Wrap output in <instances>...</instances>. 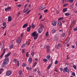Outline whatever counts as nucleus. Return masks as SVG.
Returning a JSON list of instances; mask_svg holds the SVG:
<instances>
[{
	"label": "nucleus",
	"instance_id": "obj_1",
	"mask_svg": "<svg viewBox=\"0 0 77 77\" xmlns=\"http://www.w3.org/2000/svg\"><path fill=\"white\" fill-rule=\"evenodd\" d=\"M9 58H5L4 59L3 63H4L5 64H8L9 62Z\"/></svg>",
	"mask_w": 77,
	"mask_h": 77
},
{
	"label": "nucleus",
	"instance_id": "obj_2",
	"mask_svg": "<svg viewBox=\"0 0 77 77\" xmlns=\"http://www.w3.org/2000/svg\"><path fill=\"white\" fill-rule=\"evenodd\" d=\"M21 38H20V37H18V38H17V42L19 44H20V43H21Z\"/></svg>",
	"mask_w": 77,
	"mask_h": 77
},
{
	"label": "nucleus",
	"instance_id": "obj_3",
	"mask_svg": "<svg viewBox=\"0 0 77 77\" xmlns=\"http://www.w3.org/2000/svg\"><path fill=\"white\" fill-rule=\"evenodd\" d=\"M46 48L47 50V52L48 53H49L50 52V47L48 46H46Z\"/></svg>",
	"mask_w": 77,
	"mask_h": 77
},
{
	"label": "nucleus",
	"instance_id": "obj_4",
	"mask_svg": "<svg viewBox=\"0 0 77 77\" xmlns=\"http://www.w3.org/2000/svg\"><path fill=\"white\" fill-rule=\"evenodd\" d=\"M11 74H12V72H11V71H8L7 72L6 75L7 76H9Z\"/></svg>",
	"mask_w": 77,
	"mask_h": 77
},
{
	"label": "nucleus",
	"instance_id": "obj_5",
	"mask_svg": "<svg viewBox=\"0 0 77 77\" xmlns=\"http://www.w3.org/2000/svg\"><path fill=\"white\" fill-rule=\"evenodd\" d=\"M32 35L33 36H38V33H37L35 31L32 33Z\"/></svg>",
	"mask_w": 77,
	"mask_h": 77
},
{
	"label": "nucleus",
	"instance_id": "obj_6",
	"mask_svg": "<svg viewBox=\"0 0 77 77\" xmlns=\"http://www.w3.org/2000/svg\"><path fill=\"white\" fill-rule=\"evenodd\" d=\"M64 70L65 71V72H67L68 73H69V70L68 69V68H67V67H66L64 68Z\"/></svg>",
	"mask_w": 77,
	"mask_h": 77
},
{
	"label": "nucleus",
	"instance_id": "obj_7",
	"mask_svg": "<svg viewBox=\"0 0 77 77\" xmlns=\"http://www.w3.org/2000/svg\"><path fill=\"white\" fill-rule=\"evenodd\" d=\"M38 33H42V31H43V29L40 28H38Z\"/></svg>",
	"mask_w": 77,
	"mask_h": 77
},
{
	"label": "nucleus",
	"instance_id": "obj_8",
	"mask_svg": "<svg viewBox=\"0 0 77 77\" xmlns=\"http://www.w3.org/2000/svg\"><path fill=\"white\" fill-rule=\"evenodd\" d=\"M57 24V21L54 20L53 22H52V24L53 26H56Z\"/></svg>",
	"mask_w": 77,
	"mask_h": 77
},
{
	"label": "nucleus",
	"instance_id": "obj_9",
	"mask_svg": "<svg viewBox=\"0 0 77 77\" xmlns=\"http://www.w3.org/2000/svg\"><path fill=\"white\" fill-rule=\"evenodd\" d=\"M12 9V7H8L6 8L5 9V11H9V10H11Z\"/></svg>",
	"mask_w": 77,
	"mask_h": 77
},
{
	"label": "nucleus",
	"instance_id": "obj_10",
	"mask_svg": "<svg viewBox=\"0 0 77 77\" xmlns=\"http://www.w3.org/2000/svg\"><path fill=\"white\" fill-rule=\"evenodd\" d=\"M11 54V52H10L7 54V55H5V58H8V57H9V56H10V55Z\"/></svg>",
	"mask_w": 77,
	"mask_h": 77
},
{
	"label": "nucleus",
	"instance_id": "obj_11",
	"mask_svg": "<svg viewBox=\"0 0 77 77\" xmlns=\"http://www.w3.org/2000/svg\"><path fill=\"white\" fill-rule=\"evenodd\" d=\"M6 52V51H5V49H4L3 51V53H2V55L1 56V57H2L4 55L5 53V52Z\"/></svg>",
	"mask_w": 77,
	"mask_h": 77
},
{
	"label": "nucleus",
	"instance_id": "obj_12",
	"mask_svg": "<svg viewBox=\"0 0 77 77\" xmlns=\"http://www.w3.org/2000/svg\"><path fill=\"white\" fill-rule=\"evenodd\" d=\"M28 62L30 63H32V58H29L28 60Z\"/></svg>",
	"mask_w": 77,
	"mask_h": 77
},
{
	"label": "nucleus",
	"instance_id": "obj_13",
	"mask_svg": "<svg viewBox=\"0 0 77 77\" xmlns=\"http://www.w3.org/2000/svg\"><path fill=\"white\" fill-rule=\"evenodd\" d=\"M28 26V23H26L24 24L23 26V28H26Z\"/></svg>",
	"mask_w": 77,
	"mask_h": 77
},
{
	"label": "nucleus",
	"instance_id": "obj_14",
	"mask_svg": "<svg viewBox=\"0 0 77 77\" xmlns=\"http://www.w3.org/2000/svg\"><path fill=\"white\" fill-rule=\"evenodd\" d=\"M19 73L20 74V76L23 75V72L21 70H20L19 71Z\"/></svg>",
	"mask_w": 77,
	"mask_h": 77
},
{
	"label": "nucleus",
	"instance_id": "obj_15",
	"mask_svg": "<svg viewBox=\"0 0 77 77\" xmlns=\"http://www.w3.org/2000/svg\"><path fill=\"white\" fill-rule=\"evenodd\" d=\"M67 9H68V8H64L63 9V12H66V11H67Z\"/></svg>",
	"mask_w": 77,
	"mask_h": 77
},
{
	"label": "nucleus",
	"instance_id": "obj_16",
	"mask_svg": "<svg viewBox=\"0 0 77 77\" xmlns=\"http://www.w3.org/2000/svg\"><path fill=\"white\" fill-rule=\"evenodd\" d=\"M12 20V18L11 17L9 16L8 17V21H10Z\"/></svg>",
	"mask_w": 77,
	"mask_h": 77
},
{
	"label": "nucleus",
	"instance_id": "obj_17",
	"mask_svg": "<svg viewBox=\"0 0 77 77\" xmlns=\"http://www.w3.org/2000/svg\"><path fill=\"white\" fill-rule=\"evenodd\" d=\"M56 30H55L54 29H53L52 30V33H55V32H56Z\"/></svg>",
	"mask_w": 77,
	"mask_h": 77
},
{
	"label": "nucleus",
	"instance_id": "obj_18",
	"mask_svg": "<svg viewBox=\"0 0 77 77\" xmlns=\"http://www.w3.org/2000/svg\"><path fill=\"white\" fill-rule=\"evenodd\" d=\"M57 40H58V38L56 36H55V38L54 39V41H57Z\"/></svg>",
	"mask_w": 77,
	"mask_h": 77
},
{
	"label": "nucleus",
	"instance_id": "obj_19",
	"mask_svg": "<svg viewBox=\"0 0 77 77\" xmlns=\"http://www.w3.org/2000/svg\"><path fill=\"white\" fill-rule=\"evenodd\" d=\"M38 37V35H36V36H34V39L35 41V40H36V39Z\"/></svg>",
	"mask_w": 77,
	"mask_h": 77
},
{
	"label": "nucleus",
	"instance_id": "obj_20",
	"mask_svg": "<svg viewBox=\"0 0 77 77\" xmlns=\"http://www.w3.org/2000/svg\"><path fill=\"white\" fill-rule=\"evenodd\" d=\"M63 17H61V18H60L58 19V20L59 21H60V20H63Z\"/></svg>",
	"mask_w": 77,
	"mask_h": 77
},
{
	"label": "nucleus",
	"instance_id": "obj_21",
	"mask_svg": "<svg viewBox=\"0 0 77 77\" xmlns=\"http://www.w3.org/2000/svg\"><path fill=\"white\" fill-rule=\"evenodd\" d=\"M30 29L31 28L29 27L27 28V32H30Z\"/></svg>",
	"mask_w": 77,
	"mask_h": 77
},
{
	"label": "nucleus",
	"instance_id": "obj_22",
	"mask_svg": "<svg viewBox=\"0 0 77 77\" xmlns=\"http://www.w3.org/2000/svg\"><path fill=\"white\" fill-rule=\"evenodd\" d=\"M14 46V44H12V45H11L9 47L10 49H12V48H13V47Z\"/></svg>",
	"mask_w": 77,
	"mask_h": 77
},
{
	"label": "nucleus",
	"instance_id": "obj_23",
	"mask_svg": "<svg viewBox=\"0 0 77 77\" xmlns=\"http://www.w3.org/2000/svg\"><path fill=\"white\" fill-rule=\"evenodd\" d=\"M45 9V7H42L39 8V11H41V10H43V9Z\"/></svg>",
	"mask_w": 77,
	"mask_h": 77
},
{
	"label": "nucleus",
	"instance_id": "obj_24",
	"mask_svg": "<svg viewBox=\"0 0 77 77\" xmlns=\"http://www.w3.org/2000/svg\"><path fill=\"white\" fill-rule=\"evenodd\" d=\"M70 14L68 13H65V16H69Z\"/></svg>",
	"mask_w": 77,
	"mask_h": 77
},
{
	"label": "nucleus",
	"instance_id": "obj_25",
	"mask_svg": "<svg viewBox=\"0 0 77 77\" xmlns=\"http://www.w3.org/2000/svg\"><path fill=\"white\" fill-rule=\"evenodd\" d=\"M62 37H66V35H65V33H63L62 35H61Z\"/></svg>",
	"mask_w": 77,
	"mask_h": 77
},
{
	"label": "nucleus",
	"instance_id": "obj_26",
	"mask_svg": "<svg viewBox=\"0 0 77 77\" xmlns=\"http://www.w3.org/2000/svg\"><path fill=\"white\" fill-rule=\"evenodd\" d=\"M58 25L60 26H62V23H61V22H58Z\"/></svg>",
	"mask_w": 77,
	"mask_h": 77
},
{
	"label": "nucleus",
	"instance_id": "obj_27",
	"mask_svg": "<svg viewBox=\"0 0 77 77\" xmlns=\"http://www.w3.org/2000/svg\"><path fill=\"white\" fill-rule=\"evenodd\" d=\"M6 65V64H5L4 63H2V67H4L5 66V65Z\"/></svg>",
	"mask_w": 77,
	"mask_h": 77
},
{
	"label": "nucleus",
	"instance_id": "obj_28",
	"mask_svg": "<svg viewBox=\"0 0 77 77\" xmlns=\"http://www.w3.org/2000/svg\"><path fill=\"white\" fill-rule=\"evenodd\" d=\"M51 11L52 12H54V11H55V8H52Z\"/></svg>",
	"mask_w": 77,
	"mask_h": 77
},
{
	"label": "nucleus",
	"instance_id": "obj_29",
	"mask_svg": "<svg viewBox=\"0 0 77 77\" xmlns=\"http://www.w3.org/2000/svg\"><path fill=\"white\" fill-rule=\"evenodd\" d=\"M47 59H48V60H49V59H50V55L48 56L47 57Z\"/></svg>",
	"mask_w": 77,
	"mask_h": 77
},
{
	"label": "nucleus",
	"instance_id": "obj_30",
	"mask_svg": "<svg viewBox=\"0 0 77 77\" xmlns=\"http://www.w3.org/2000/svg\"><path fill=\"white\" fill-rule=\"evenodd\" d=\"M68 2H69L70 3H73V0H69L68 1Z\"/></svg>",
	"mask_w": 77,
	"mask_h": 77
},
{
	"label": "nucleus",
	"instance_id": "obj_31",
	"mask_svg": "<svg viewBox=\"0 0 77 77\" xmlns=\"http://www.w3.org/2000/svg\"><path fill=\"white\" fill-rule=\"evenodd\" d=\"M30 42L28 41V42H26V44L27 45H29V44H30Z\"/></svg>",
	"mask_w": 77,
	"mask_h": 77
},
{
	"label": "nucleus",
	"instance_id": "obj_32",
	"mask_svg": "<svg viewBox=\"0 0 77 77\" xmlns=\"http://www.w3.org/2000/svg\"><path fill=\"white\" fill-rule=\"evenodd\" d=\"M35 26V25L33 24V23H32L31 25L32 28H33V27H34Z\"/></svg>",
	"mask_w": 77,
	"mask_h": 77
},
{
	"label": "nucleus",
	"instance_id": "obj_33",
	"mask_svg": "<svg viewBox=\"0 0 77 77\" xmlns=\"http://www.w3.org/2000/svg\"><path fill=\"white\" fill-rule=\"evenodd\" d=\"M4 71V70H3V69H0V74H2V72H3Z\"/></svg>",
	"mask_w": 77,
	"mask_h": 77
},
{
	"label": "nucleus",
	"instance_id": "obj_34",
	"mask_svg": "<svg viewBox=\"0 0 77 77\" xmlns=\"http://www.w3.org/2000/svg\"><path fill=\"white\" fill-rule=\"evenodd\" d=\"M36 64H37V63H35L33 64V67H35V66L36 65Z\"/></svg>",
	"mask_w": 77,
	"mask_h": 77
},
{
	"label": "nucleus",
	"instance_id": "obj_35",
	"mask_svg": "<svg viewBox=\"0 0 77 77\" xmlns=\"http://www.w3.org/2000/svg\"><path fill=\"white\" fill-rule=\"evenodd\" d=\"M72 75H73V76H75V73H74V72H72Z\"/></svg>",
	"mask_w": 77,
	"mask_h": 77
},
{
	"label": "nucleus",
	"instance_id": "obj_36",
	"mask_svg": "<svg viewBox=\"0 0 77 77\" xmlns=\"http://www.w3.org/2000/svg\"><path fill=\"white\" fill-rule=\"evenodd\" d=\"M40 29H43L44 28V25H41L40 26Z\"/></svg>",
	"mask_w": 77,
	"mask_h": 77
},
{
	"label": "nucleus",
	"instance_id": "obj_37",
	"mask_svg": "<svg viewBox=\"0 0 77 77\" xmlns=\"http://www.w3.org/2000/svg\"><path fill=\"white\" fill-rule=\"evenodd\" d=\"M26 65L27 64H26L25 63H23L22 64V66H26Z\"/></svg>",
	"mask_w": 77,
	"mask_h": 77
},
{
	"label": "nucleus",
	"instance_id": "obj_38",
	"mask_svg": "<svg viewBox=\"0 0 77 77\" xmlns=\"http://www.w3.org/2000/svg\"><path fill=\"white\" fill-rule=\"evenodd\" d=\"M60 45H61L59 43L57 45V47H60Z\"/></svg>",
	"mask_w": 77,
	"mask_h": 77
},
{
	"label": "nucleus",
	"instance_id": "obj_39",
	"mask_svg": "<svg viewBox=\"0 0 77 77\" xmlns=\"http://www.w3.org/2000/svg\"><path fill=\"white\" fill-rule=\"evenodd\" d=\"M57 63H58V61L57 60H56L55 62V65H56V64H57Z\"/></svg>",
	"mask_w": 77,
	"mask_h": 77
},
{
	"label": "nucleus",
	"instance_id": "obj_40",
	"mask_svg": "<svg viewBox=\"0 0 77 77\" xmlns=\"http://www.w3.org/2000/svg\"><path fill=\"white\" fill-rule=\"evenodd\" d=\"M43 61L44 62H47V59H44L43 60Z\"/></svg>",
	"mask_w": 77,
	"mask_h": 77
},
{
	"label": "nucleus",
	"instance_id": "obj_41",
	"mask_svg": "<svg viewBox=\"0 0 77 77\" xmlns=\"http://www.w3.org/2000/svg\"><path fill=\"white\" fill-rule=\"evenodd\" d=\"M6 23L4 22L3 23V26H6Z\"/></svg>",
	"mask_w": 77,
	"mask_h": 77
},
{
	"label": "nucleus",
	"instance_id": "obj_42",
	"mask_svg": "<svg viewBox=\"0 0 77 77\" xmlns=\"http://www.w3.org/2000/svg\"><path fill=\"white\" fill-rule=\"evenodd\" d=\"M26 56L27 57H29V52H27L26 53Z\"/></svg>",
	"mask_w": 77,
	"mask_h": 77
},
{
	"label": "nucleus",
	"instance_id": "obj_43",
	"mask_svg": "<svg viewBox=\"0 0 77 77\" xmlns=\"http://www.w3.org/2000/svg\"><path fill=\"white\" fill-rule=\"evenodd\" d=\"M31 55L32 56H33V55H34V52H32L31 53Z\"/></svg>",
	"mask_w": 77,
	"mask_h": 77
},
{
	"label": "nucleus",
	"instance_id": "obj_44",
	"mask_svg": "<svg viewBox=\"0 0 77 77\" xmlns=\"http://www.w3.org/2000/svg\"><path fill=\"white\" fill-rule=\"evenodd\" d=\"M73 67H74V68L75 69H76V68H77V67H76V66L75 65H73Z\"/></svg>",
	"mask_w": 77,
	"mask_h": 77
},
{
	"label": "nucleus",
	"instance_id": "obj_45",
	"mask_svg": "<svg viewBox=\"0 0 77 77\" xmlns=\"http://www.w3.org/2000/svg\"><path fill=\"white\" fill-rule=\"evenodd\" d=\"M50 66H51V65H49L47 67V69H49L50 68Z\"/></svg>",
	"mask_w": 77,
	"mask_h": 77
},
{
	"label": "nucleus",
	"instance_id": "obj_46",
	"mask_svg": "<svg viewBox=\"0 0 77 77\" xmlns=\"http://www.w3.org/2000/svg\"><path fill=\"white\" fill-rule=\"evenodd\" d=\"M25 45H26L25 44H23V45L21 46V47H22V48L24 47H25Z\"/></svg>",
	"mask_w": 77,
	"mask_h": 77
},
{
	"label": "nucleus",
	"instance_id": "obj_47",
	"mask_svg": "<svg viewBox=\"0 0 77 77\" xmlns=\"http://www.w3.org/2000/svg\"><path fill=\"white\" fill-rule=\"evenodd\" d=\"M48 12V10H45L44 11V12L45 13H46Z\"/></svg>",
	"mask_w": 77,
	"mask_h": 77
},
{
	"label": "nucleus",
	"instance_id": "obj_48",
	"mask_svg": "<svg viewBox=\"0 0 77 77\" xmlns=\"http://www.w3.org/2000/svg\"><path fill=\"white\" fill-rule=\"evenodd\" d=\"M14 62H15V63H16V62H17V59H14Z\"/></svg>",
	"mask_w": 77,
	"mask_h": 77
},
{
	"label": "nucleus",
	"instance_id": "obj_49",
	"mask_svg": "<svg viewBox=\"0 0 77 77\" xmlns=\"http://www.w3.org/2000/svg\"><path fill=\"white\" fill-rule=\"evenodd\" d=\"M22 6L21 5H17L16 6H18V7H21Z\"/></svg>",
	"mask_w": 77,
	"mask_h": 77
},
{
	"label": "nucleus",
	"instance_id": "obj_50",
	"mask_svg": "<svg viewBox=\"0 0 77 77\" xmlns=\"http://www.w3.org/2000/svg\"><path fill=\"white\" fill-rule=\"evenodd\" d=\"M74 30L75 31H77V27H76L74 29Z\"/></svg>",
	"mask_w": 77,
	"mask_h": 77
},
{
	"label": "nucleus",
	"instance_id": "obj_51",
	"mask_svg": "<svg viewBox=\"0 0 77 77\" xmlns=\"http://www.w3.org/2000/svg\"><path fill=\"white\" fill-rule=\"evenodd\" d=\"M46 36H48V31L46 33Z\"/></svg>",
	"mask_w": 77,
	"mask_h": 77
},
{
	"label": "nucleus",
	"instance_id": "obj_52",
	"mask_svg": "<svg viewBox=\"0 0 77 77\" xmlns=\"http://www.w3.org/2000/svg\"><path fill=\"white\" fill-rule=\"evenodd\" d=\"M24 52H25V49H23L22 51V52L23 53H24Z\"/></svg>",
	"mask_w": 77,
	"mask_h": 77
},
{
	"label": "nucleus",
	"instance_id": "obj_53",
	"mask_svg": "<svg viewBox=\"0 0 77 77\" xmlns=\"http://www.w3.org/2000/svg\"><path fill=\"white\" fill-rule=\"evenodd\" d=\"M6 32H7V31H6L5 32V33L4 34V35L5 36L6 35Z\"/></svg>",
	"mask_w": 77,
	"mask_h": 77
},
{
	"label": "nucleus",
	"instance_id": "obj_54",
	"mask_svg": "<svg viewBox=\"0 0 77 77\" xmlns=\"http://www.w3.org/2000/svg\"><path fill=\"white\" fill-rule=\"evenodd\" d=\"M72 48H75V46L72 45Z\"/></svg>",
	"mask_w": 77,
	"mask_h": 77
},
{
	"label": "nucleus",
	"instance_id": "obj_55",
	"mask_svg": "<svg viewBox=\"0 0 77 77\" xmlns=\"http://www.w3.org/2000/svg\"><path fill=\"white\" fill-rule=\"evenodd\" d=\"M2 47H1V50H3V44H2Z\"/></svg>",
	"mask_w": 77,
	"mask_h": 77
},
{
	"label": "nucleus",
	"instance_id": "obj_56",
	"mask_svg": "<svg viewBox=\"0 0 77 77\" xmlns=\"http://www.w3.org/2000/svg\"><path fill=\"white\" fill-rule=\"evenodd\" d=\"M67 5H68V4L64 5H63V7H65V6H67Z\"/></svg>",
	"mask_w": 77,
	"mask_h": 77
},
{
	"label": "nucleus",
	"instance_id": "obj_57",
	"mask_svg": "<svg viewBox=\"0 0 77 77\" xmlns=\"http://www.w3.org/2000/svg\"><path fill=\"white\" fill-rule=\"evenodd\" d=\"M27 5H28L27 4H26V5H25V6H24V8H26V7H27Z\"/></svg>",
	"mask_w": 77,
	"mask_h": 77
},
{
	"label": "nucleus",
	"instance_id": "obj_58",
	"mask_svg": "<svg viewBox=\"0 0 77 77\" xmlns=\"http://www.w3.org/2000/svg\"><path fill=\"white\" fill-rule=\"evenodd\" d=\"M42 15H41L40 16V18H39V19H42Z\"/></svg>",
	"mask_w": 77,
	"mask_h": 77
},
{
	"label": "nucleus",
	"instance_id": "obj_59",
	"mask_svg": "<svg viewBox=\"0 0 77 77\" xmlns=\"http://www.w3.org/2000/svg\"><path fill=\"white\" fill-rule=\"evenodd\" d=\"M60 71H61V72L62 71H63V69H62V68H60Z\"/></svg>",
	"mask_w": 77,
	"mask_h": 77
},
{
	"label": "nucleus",
	"instance_id": "obj_60",
	"mask_svg": "<svg viewBox=\"0 0 77 77\" xmlns=\"http://www.w3.org/2000/svg\"><path fill=\"white\" fill-rule=\"evenodd\" d=\"M69 59V57H68V56H67L66 59H67V60H68Z\"/></svg>",
	"mask_w": 77,
	"mask_h": 77
},
{
	"label": "nucleus",
	"instance_id": "obj_61",
	"mask_svg": "<svg viewBox=\"0 0 77 77\" xmlns=\"http://www.w3.org/2000/svg\"><path fill=\"white\" fill-rule=\"evenodd\" d=\"M28 9H27L26 10L24 11V13H26V12H27V10H28Z\"/></svg>",
	"mask_w": 77,
	"mask_h": 77
},
{
	"label": "nucleus",
	"instance_id": "obj_62",
	"mask_svg": "<svg viewBox=\"0 0 77 77\" xmlns=\"http://www.w3.org/2000/svg\"><path fill=\"white\" fill-rule=\"evenodd\" d=\"M26 69H27L28 70H30V68H29V67H26Z\"/></svg>",
	"mask_w": 77,
	"mask_h": 77
},
{
	"label": "nucleus",
	"instance_id": "obj_63",
	"mask_svg": "<svg viewBox=\"0 0 77 77\" xmlns=\"http://www.w3.org/2000/svg\"><path fill=\"white\" fill-rule=\"evenodd\" d=\"M6 26H5V27H3V26H2V29H5V27H6Z\"/></svg>",
	"mask_w": 77,
	"mask_h": 77
},
{
	"label": "nucleus",
	"instance_id": "obj_64",
	"mask_svg": "<svg viewBox=\"0 0 77 77\" xmlns=\"http://www.w3.org/2000/svg\"><path fill=\"white\" fill-rule=\"evenodd\" d=\"M30 12V10L26 14H28L29 12Z\"/></svg>",
	"mask_w": 77,
	"mask_h": 77
}]
</instances>
